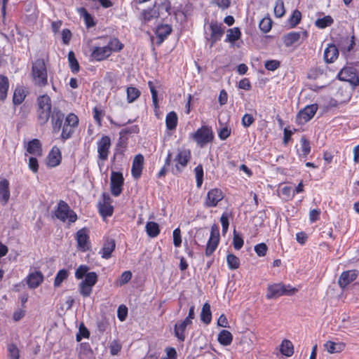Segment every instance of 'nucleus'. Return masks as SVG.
Wrapping results in <instances>:
<instances>
[{
    "instance_id": "f257e3e1",
    "label": "nucleus",
    "mask_w": 359,
    "mask_h": 359,
    "mask_svg": "<svg viewBox=\"0 0 359 359\" xmlns=\"http://www.w3.org/2000/svg\"><path fill=\"white\" fill-rule=\"evenodd\" d=\"M89 267L81 265L75 271V278L78 280L84 279L79 285V290L83 297H89L93 291V286L97 281V275L95 272H89Z\"/></svg>"
},
{
    "instance_id": "f03ea898",
    "label": "nucleus",
    "mask_w": 359,
    "mask_h": 359,
    "mask_svg": "<svg viewBox=\"0 0 359 359\" xmlns=\"http://www.w3.org/2000/svg\"><path fill=\"white\" fill-rule=\"evenodd\" d=\"M123 47V45L118 39L111 38L105 46H93L90 56L95 61H102L108 58L113 52L120 51Z\"/></svg>"
},
{
    "instance_id": "7ed1b4c3",
    "label": "nucleus",
    "mask_w": 359,
    "mask_h": 359,
    "mask_svg": "<svg viewBox=\"0 0 359 359\" xmlns=\"http://www.w3.org/2000/svg\"><path fill=\"white\" fill-rule=\"evenodd\" d=\"M31 76L32 82L36 86L44 87L48 84L47 69L43 59H38L33 62Z\"/></svg>"
},
{
    "instance_id": "20e7f679",
    "label": "nucleus",
    "mask_w": 359,
    "mask_h": 359,
    "mask_svg": "<svg viewBox=\"0 0 359 359\" xmlns=\"http://www.w3.org/2000/svg\"><path fill=\"white\" fill-rule=\"evenodd\" d=\"M37 118L40 125L46 124L50 118L51 113V100L47 95H40L37 98Z\"/></svg>"
},
{
    "instance_id": "39448f33",
    "label": "nucleus",
    "mask_w": 359,
    "mask_h": 359,
    "mask_svg": "<svg viewBox=\"0 0 359 359\" xmlns=\"http://www.w3.org/2000/svg\"><path fill=\"white\" fill-rule=\"evenodd\" d=\"M297 292L298 289L290 285L274 283L268 285L266 297L268 299H276L284 295H293Z\"/></svg>"
},
{
    "instance_id": "423d86ee",
    "label": "nucleus",
    "mask_w": 359,
    "mask_h": 359,
    "mask_svg": "<svg viewBox=\"0 0 359 359\" xmlns=\"http://www.w3.org/2000/svg\"><path fill=\"white\" fill-rule=\"evenodd\" d=\"M55 216L59 220L69 224L74 223L77 219L76 214L70 208L69 205L63 201H60L55 210Z\"/></svg>"
},
{
    "instance_id": "0eeeda50",
    "label": "nucleus",
    "mask_w": 359,
    "mask_h": 359,
    "mask_svg": "<svg viewBox=\"0 0 359 359\" xmlns=\"http://www.w3.org/2000/svg\"><path fill=\"white\" fill-rule=\"evenodd\" d=\"M223 33L222 24L217 22H211L207 27H205V39L210 41V47L221 39Z\"/></svg>"
},
{
    "instance_id": "6e6552de",
    "label": "nucleus",
    "mask_w": 359,
    "mask_h": 359,
    "mask_svg": "<svg viewBox=\"0 0 359 359\" xmlns=\"http://www.w3.org/2000/svg\"><path fill=\"white\" fill-rule=\"evenodd\" d=\"M191 137L201 147H203L212 140L214 135L210 128L208 126H202L194 133L191 134Z\"/></svg>"
},
{
    "instance_id": "1a4fd4ad",
    "label": "nucleus",
    "mask_w": 359,
    "mask_h": 359,
    "mask_svg": "<svg viewBox=\"0 0 359 359\" xmlns=\"http://www.w3.org/2000/svg\"><path fill=\"white\" fill-rule=\"evenodd\" d=\"M317 110L318 105L316 104L306 106L297 114L296 116V123L299 125H304L314 116Z\"/></svg>"
},
{
    "instance_id": "9d476101",
    "label": "nucleus",
    "mask_w": 359,
    "mask_h": 359,
    "mask_svg": "<svg viewBox=\"0 0 359 359\" xmlns=\"http://www.w3.org/2000/svg\"><path fill=\"white\" fill-rule=\"evenodd\" d=\"M110 189L113 196H118L123 189L124 179L122 173L112 172L110 178Z\"/></svg>"
},
{
    "instance_id": "9b49d317",
    "label": "nucleus",
    "mask_w": 359,
    "mask_h": 359,
    "mask_svg": "<svg viewBox=\"0 0 359 359\" xmlns=\"http://www.w3.org/2000/svg\"><path fill=\"white\" fill-rule=\"evenodd\" d=\"M76 240L77 243V248L86 252L90 249V243L89 238V231L86 228L79 230L76 233Z\"/></svg>"
},
{
    "instance_id": "f8f14e48",
    "label": "nucleus",
    "mask_w": 359,
    "mask_h": 359,
    "mask_svg": "<svg viewBox=\"0 0 359 359\" xmlns=\"http://www.w3.org/2000/svg\"><path fill=\"white\" fill-rule=\"evenodd\" d=\"M219 241V230L217 225L211 227L210 236L205 249L206 256L211 255L216 250Z\"/></svg>"
},
{
    "instance_id": "ddd939ff",
    "label": "nucleus",
    "mask_w": 359,
    "mask_h": 359,
    "mask_svg": "<svg viewBox=\"0 0 359 359\" xmlns=\"http://www.w3.org/2000/svg\"><path fill=\"white\" fill-rule=\"evenodd\" d=\"M224 198V194L219 189L210 190L204 201V206L206 208L216 207L219 202Z\"/></svg>"
},
{
    "instance_id": "4468645a",
    "label": "nucleus",
    "mask_w": 359,
    "mask_h": 359,
    "mask_svg": "<svg viewBox=\"0 0 359 359\" xmlns=\"http://www.w3.org/2000/svg\"><path fill=\"white\" fill-rule=\"evenodd\" d=\"M191 158V151L187 149H182L178 150V153L175 158V170L177 172L182 170L187 166L188 162Z\"/></svg>"
},
{
    "instance_id": "2eb2a0df",
    "label": "nucleus",
    "mask_w": 359,
    "mask_h": 359,
    "mask_svg": "<svg viewBox=\"0 0 359 359\" xmlns=\"http://www.w3.org/2000/svg\"><path fill=\"white\" fill-rule=\"evenodd\" d=\"M97 154L99 159L104 161L108 158L111 147V139L104 135L97 142Z\"/></svg>"
},
{
    "instance_id": "dca6fc26",
    "label": "nucleus",
    "mask_w": 359,
    "mask_h": 359,
    "mask_svg": "<svg viewBox=\"0 0 359 359\" xmlns=\"http://www.w3.org/2000/svg\"><path fill=\"white\" fill-rule=\"evenodd\" d=\"M308 37V32L306 31L302 32H291L283 36V43L286 47H290L294 43L302 39L304 41Z\"/></svg>"
},
{
    "instance_id": "f3484780",
    "label": "nucleus",
    "mask_w": 359,
    "mask_h": 359,
    "mask_svg": "<svg viewBox=\"0 0 359 359\" xmlns=\"http://www.w3.org/2000/svg\"><path fill=\"white\" fill-rule=\"evenodd\" d=\"M99 210L103 217H109L113 214L114 208L109 194H102V200L99 202Z\"/></svg>"
},
{
    "instance_id": "a211bd4d",
    "label": "nucleus",
    "mask_w": 359,
    "mask_h": 359,
    "mask_svg": "<svg viewBox=\"0 0 359 359\" xmlns=\"http://www.w3.org/2000/svg\"><path fill=\"white\" fill-rule=\"evenodd\" d=\"M43 281V275L41 271H35L29 273L26 278L28 287L31 289L38 287Z\"/></svg>"
},
{
    "instance_id": "6ab92c4d",
    "label": "nucleus",
    "mask_w": 359,
    "mask_h": 359,
    "mask_svg": "<svg viewBox=\"0 0 359 359\" xmlns=\"http://www.w3.org/2000/svg\"><path fill=\"white\" fill-rule=\"evenodd\" d=\"M10 183L6 179L0 180V203L3 205L7 204L10 199Z\"/></svg>"
},
{
    "instance_id": "aec40b11",
    "label": "nucleus",
    "mask_w": 359,
    "mask_h": 359,
    "mask_svg": "<svg viewBox=\"0 0 359 359\" xmlns=\"http://www.w3.org/2000/svg\"><path fill=\"white\" fill-rule=\"evenodd\" d=\"M345 347L346 344L342 341L329 340L324 344L325 350L330 354L339 353L345 349Z\"/></svg>"
},
{
    "instance_id": "412c9836",
    "label": "nucleus",
    "mask_w": 359,
    "mask_h": 359,
    "mask_svg": "<svg viewBox=\"0 0 359 359\" xmlns=\"http://www.w3.org/2000/svg\"><path fill=\"white\" fill-rule=\"evenodd\" d=\"M338 77L341 81L351 83H355V81H358L355 70L352 67L343 68L338 74Z\"/></svg>"
},
{
    "instance_id": "4be33fe9",
    "label": "nucleus",
    "mask_w": 359,
    "mask_h": 359,
    "mask_svg": "<svg viewBox=\"0 0 359 359\" xmlns=\"http://www.w3.org/2000/svg\"><path fill=\"white\" fill-rule=\"evenodd\" d=\"M144 163V157L141 154L136 155L132 165V175L135 179L141 176Z\"/></svg>"
},
{
    "instance_id": "5701e85b",
    "label": "nucleus",
    "mask_w": 359,
    "mask_h": 359,
    "mask_svg": "<svg viewBox=\"0 0 359 359\" xmlns=\"http://www.w3.org/2000/svg\"><path fill=\"white\" fill-rule=\"evenodd\" d=\"M357 272L355 270H350L343 272L339 279V285L341 287L344 288L351 282L355 280Z\"/></svg>"
},
{
    "instance_id": "b1692460",
    "label": "nucleus",
    "mask_w": 359,
    "mask_h": 359,
    "mask_svg": "<svg viewBox=\"0 0 359 359\" xmlns=\"http://www.w3.org/2000/svg\"><path fill=\"white\" fill-rule=\"evenodd\" d=\"M60 150L58 147H53L48 156L47 164L50 167H55L60 164Z\"/></svg>"
},
{
    "instance_id": "393cba45",
    "label": "nucleus",
    "mask_w": 359,
    "mask_h": 359,
    "mask_svg": "<svg viewBox=\"0 0 359 359\" xmlns=\"http://www.w3.org/2000/svg\"><path fill=\"white\" fill-rule=\"evenodd\" d=\"M172 28L168 25H161L156 27V34L158 38L156 43L161 45L165 39L170 34Z\"/></svg>"
},
{
    "instance_id": "a878e982",
    "label": "nucleus",
    "mask_w": 359,
    "mask_h": 359,
    "mask_svg": "<svg viewBox=\"0 0 359 359\" xmlns=\"http://www.w3.org/2000/svg\"><path fill=\"white\" fill-rule=\"evenodd\" d=\"M26 149L29 154L34 156H41L42 155L41 144L37 139L29 141L27 144Z\"/></svg>"
},
{
    "instance_id": "bb28decb",
    "label": "nucleus",
    "mask_w": 359,
    "mask_h": 359,
    "mask_svg": "<svg viewBox=\"0 0 359 359\" xmlns=\"http://www.w3.org/2000/svg\"><path fill=\"white\" fill-rule=\"evenodd\" d=\"M339 55L337 48L333 44H329L324 50V59L327 63L333 62Z\"/></svg>"
},
{
    "instance_id": "cd10ccee",
    "label": "nucleus",
    "mask_w": 359,
    "mask_h": 359,
    "mask_svg": "<svg viewBox=\"0 0 359 359\" xmlns=\"http://www.w3.org/2000/svg\"><path fill=\"white\" fill-rule=\"evenodd\" d=\"M115 249V242L114 240L107 241L102 248L100 251V254L104 259H109L111 257V252Z\"/></svg>"
},
{
    "instance_id": "c85d7f7f",
    "label": "nucleus",
    "mask_w": 359,
    "mask_h": 359,
    "mask_svg": "<svg viewBox=\"0 0 359 359\" xmlns=\"http://www.w3.org/2000/svg\"><path fill=\"white\" fill-rule=\"evenodd\" d=\"M217 340L220 344L223 346H229L233 341V335L229 331L222 330L218 334Z\"/></svg>"
},
{
    "instance_id": "c756f323",
    "label": "nucleus",
    "mask_w": 359,
    "mask_h": 359,
    "mask_svg": "<svg viewBox=\"0 0 359 359\" xmlns=\"http://www.w3.org/2000/svg\"><path fill=\"white\" fill-rule=\"evenodd\" d=\"M241 32L238 27H233L227 30L225 41L231 43V46L234 42L240 39Z\"/></svg>"
},
{
    "instance_id": "7c9ffc66",
    "label": "nucleus",
    "mask_w": 359,
    "mask_h": 359,
    "mask_svg": "<svg viewBox=\"0 0 359 359\" xmlns=\"http://www.w3.org/2000/svg\"><path fill=\"white\" fill-rule=\"evenodd\" d=\"M280 351L283 355L287 357L292 355L294 353V346L292 343L288 339L283 340L280 344Z\"/></svg>"
},
{
    "instance_id": "2f4dec72",
    "label": "nucleus",
    "mask_w": 359,
    "mask_h": 359,
    "mask_svg": "<svg viewBox=\"0 0 359 359\" xmlns=\"http://www.w3.org/2000/svg\"><path fill=\"white\" fill-rule=\"evenodd\" d=\"M9 88L8 79L6 76L0 75V100L4 101L7 97Z\"/></svg>"
},
{
    "instance_id": "473e14b6",
    "label": "nucleus",
    "mask_w": 359,
    "mask_h": 359,
    "mask_svg": "<svg viewBox=\"0 0 359 359\" xmlns=\"http://www.w3.org/2000/svg\"><path fill=\"white\" fill-rule=\"evenodd\" d=\"M146 232L151 238L156 237L160 233L159 226L154 222H149L146 224Z\"/></svg>"
},
{
    "instance_id": "72a5a7b5",
    "label": "nucleus",
    "mask_w": 359,
    "mask_h": 359,
    "mask_svg": "<svg viewBox=\"0 0 359 359\" xmlns=\"http://www.w3.org/2000/svg\"><path fill=\"white\" fill-rule=\"evenodd\" d=\"M64 115L60 112H57L52 116V126L54 133H58L61 128Z\"/></svg>"
},
{
    "instance_id": "f704fd0d",
    "label": "nucleus",
    "mask_w": 359,
    "mask_h": 359,
    "mask_svg": "<svg viewBox=\"0 0 359 359\" xmlns=\"http://www.w3.org/2000/svg\"><path fill=\"white\" fill-rule=\"evenodd\" d=\"M127 101L128 103H133L139 98L141 95L140 91L135 87L130 86L126 89Z\"/></svg>"
},
{
    "instance_id": "c9c22d12",
    "label": "nucleus",
    "mask_w": 359,
    "mask_h": 359,
    "mask_svg": "<svg viewBox=\"0 0 359 359\" xmlns=\"http://www.w3.org/2000/svg\"><path fill=\"white\" fill-rule=\"evenodd\" d=\"M201 319L205 324H209L211 321L212 313L210 311V306L208 303H205L203 306L201 313Z\"/></svg>"
},
{
    "instance_id": "e433bc0d",
    "label": "nucleus",
    "mask_w": 359,
    "mask_h": 359,
    "mask_svg": "<svg viewBox=\"0 0 359 359\" xmlns=\"http://www.w3.org/2000/svg\"><path fill=\"white\" fill-rule=\"evenodd\" d=\"M166 127L169 130H173L177 124V116L175 112L170 111L165 118Z\"/></svg>"
},
{
    "instance_id": "4c0bfd02",
    "label": "nucleus",
    "mask_w": 359,
    "mask_h": 359,
    "mask_svg": "<svg viewBox=\"0 0 359 359\" xmlns=\"http://www.w3.org/2000/svg\"><path fill=\"white\" fill-rule=\"evenodd\" d=\"M79 15L83 18L87 27H91L95 25L93 17L87 12L84 8H79L77 9Z\"/></svg>"
},
{
    "instance_id": "58836bf2",
    "label": "nucleus",
    "mask_w": 359,
    "mask_h": 359,
    "mask_svg": "<svg viewBox=\"0 0 359 359\" xmlns=\"http://www.w3.org/2000/svg\"><path fill=\"white\" fill-rule=\"evenodd\" d=\"M186 326L182 323H176L174 328L175 335L180 340L183 341L185 339L184 332Z\"/></svg>"
},
{
    "instance_id": "ea45409f",
    "label": "nucleus",
    "mask_w": 359,
    "mask_h": 359,
    "mask_svg": "<svg viewBox=\"0 0 359 359\" xmlns=\"http://www.w3.org/2000/svg\"><path fill=\"white\" fill-rule=\"evenodd\" d=\"M69 276V272L66 269L60 270L55 278L54 286L58 287L61 285L62 283L66 280Z\"/></svg>"
},
{
    "instance_id": "a19ab883",
    "label": "nucleus",
    "mask_w": 359,
    "mask_h": 359,
    "mask_svg": "<svg viewBox=\"0 0 359 359\" xmlns=\"http://www.w3.org/2000/svg\"><path fill=\"white\" fill-rule=\"evenodd\" d=\"M25 98V90L21 87L17 88L15 90L14 93H13V103L15 104H20L23 102Z\"/></svg>"
},
{
    "instance_id": "79ce46f5",
    "label": "nucleus",
    "mask_w": 359,
    "mask_h": 359,
    "mask_svg": "<svg viewBox=\"0 0 359 359\" xmlns=\"http://www.w3.org/2000/svg\"><path fill=\"white\" fill-rule=\"evenodd\" d=\"M142 19L145 22L151 21L154 18H156L158 17L157 13V11L156 9V6L153 8H150L148 10H145L142 12Z\"/></svg>"
},
{
    "instance_id": "37998d69",
    "label": "nucleus",
    "mask_w": 359,
    "mask_h": 359,
    "mask_svg": "<svg viewBox=\"0 0 359 359\" xmlns=\"http://www.w3.org/2000/svg\"><path fill=\"white\" fill-rule=\"evenodd\" d=\"M228 266L231 270L237 269L240 266V259L233 254H229L226 257Z\"/></svg>"
},
{
    "instance_id": "c03bdc74",
    "label": "nucleus",
    "mask_w": 359,
    "mask_h": 359,
    "mask_svg": "<svg viewBox=\"0 0 359 359\" xmlns=\"http://www.w3.org/2000/svg\"><path fill=\"white\" fill-rule=\"evenodd\" d=\"M170 3L168 1H164L157 7L156 6L158 17L164 15L165 13L170 14Z\"/></svg>"
},
{
    "instance_id": "a18cd8bd",
    "label": "nucleus",
    "mask_w": 359,
    "mask_h": 359,
    "mask_svg": "<svg viewBox=\"0 0 359 359\" xmlns=\"http://www.w3.org/2000/svg\"><path fill=\"white\" fill-rule=\"evenodd\" d=\"M332 23L333 19L330 15H327L323 17V18L318 19L316 21L315 25L318 28L323 29L330 26Z\"/></svg>"
},
{
    "instance_id": "49530a36",
    "label": "nucleus",
    "mask_w": 359,
    "mask_h": 359,
    "mask_svg": "<svg viewBox=\"0 0 359 359\" xmlns=\"http://www.w3.org/2000/svg\"><path fill=\"white\" fill-rule=\"evenodd\" d=\"M68 60L72 71L74 73L77 72L79 69V65L72 51H70L68 54Z\"/></svg>"
},
{
    "instance_id": "de8ad7c7",
    "label": "nucleus",
    "mask_w": 359,
    "mask_h": 359,
    "mask_svg": "<svg viewBox=\"0 0 359 359\" xmlns=\"http://www.w3.org/2000/svg\"><path fill=\"white\" fill-rule=\"evenodd\" d=\"M230 216H231V214L229 212H225L222 215V216L220 217V222H221L222 226L223 234H225L228 231L229 225V219Z\"/></svg>"
},
{
    "instance_id": "09e8293b",
    "label": "nucleus",
    "mask_w": 359,
    "mask_h": 359,
    "mask_svg": "<svg viewBox=\"0 0 359 359\" xmlns=\"http://www.w3.org/2000/svg\"><path fill=\"white\" fill-rule=\"evenodd\" d=\"M301 144V155L304 156H306L311 151V146L309 142L306 139V137H302L300 140Z\"/></svg>"
},
{
    "instance_id": "8fccbe9b",
    "label": "nucleus",
    "mask_w": 359,
    "mask_h": 359,
    "mask_svg": "<svg viewBox=\"0 0 359 359\" xmlns=\"http://www.w3.org/2000/svg\"><path fill=\"white\" fill-rule=\"evenodd\" d=\"M196 179V185L198 187H201L203 183V169L201 165H197L194 169Z\"/></svg>"
},
{
    "instance_id": "3c124183",
    "label": "nucleus",
    "mask_w": 359,
    "mask_h": 359,
    "mask_svg": "<svg viewBox=\"0 0 359 359\" xmlns=\"http://www.w3.org/2000/svg\"><path fill=\"white\" fill-rule=\"evenodd\" d=\"M243 239L236 230L233 231V245L236 250H240L243 245Z\"/></svg>"
},
{
    "instance_id": "603ef678",
    "label": "nucleus",
    "mask_w": 359,
    "mask_h": 359,
    "mask_svg": "<svg viewBox=\"0 0 359 359\" xmlns=\"http://www.w3.org/2000/svg\"><path fill=\"white\" fill-rule=\"evenodd\" d=\"M173 245L175 248H179L182 245V235L180 228L175 229L172 232Z\"/></svg>"
},
{
    "instance_id": "864d4df0",
    "label": "nucleus",
    "mask_w": 359,
    "mask_h": 359,
    "mask_svg": "<svg viewBox=\"0 0 359 359\" xmlns=\"http://www.w3.org/2000/svg\"><path fill=\"white\" fill-rule=\"evenodd\" d=\"M79 123L78 117L74 114H69L65 118V124L74 128L77 127Z\"/></svg>"
},
{
    "instance_id": "5fc2aeb1",
    "label": "nucleus",
    "mask_w": 359,
    "mask_h": 359,
    "mask_svg": "<svg viewBox=\"0 0 359 359\" xmlns=\"http://www.w3.org/2000/svg\"><path fill=\"white\" fill-rule=\"evenodd\" d=\"M275 15L280 18L285 14L284 4L282 0H277L274 7Z\"/></svg>"
},
{
    "instance_id": "6e6d98bb",
    "label": "nucleus",
    "mask_w": 359,
    "mask_h": 359,
    "mask_svg": "<svg viewBox=\"0 0 359 359\" xmlns=\"http://www.w3.org/2000/svg\"><path fill=\"white\" fill-rule=\"evenodd\" d=\"M74 130V128L69 126L66 124H64L62 133H61V137L63 140H66L71 137L72 135L73 134Z\"/></svg>"
},
{
    "instance_id": "4d7b16f0",
    "label": "nucleus",
    "mask_w": 359,
    "mask_h": 359,
    "mask_svg": "<svg viewBox=\"0 0 359 359\" xmlns=\"http://www.w3.org/2000/svg\"><path fill=\"white\" fill-rule=\"evenodd\" d=\"M259 28L265 33L269 32L271 29V21L270 18H263L259 22Z\"/></svg>"
},
{
    "instance_id": "13d9d810",
    "label": "nucleus",
    "mask_w": 359,
    "mask_h": 359,
    "mask_svg": "<svg viewBox=\"0 0 359 359\" xmlns=\"http://www.w3.org/2000/svg\"><path fill=\"white\" fill-rule=\"evenodd\" d=\"M302 19V14L300 11L295 10L293 11L290 18V22L292 27H295L297 25H298Z\"/></svg>"
},
{
    "instance_id": "bf43d9fd",
    "label": "nucleus",
    "mask_w": 359,
    "mask_h": 359,
    "mask_svg": "<svg viewBox=\"0 0 359 359\" xmlns=\"http://www.w3.org/2000/svg\"><path fill=\"white\" fill-rule=\"evenodd\" d=\"M132 278V273L129 271H124L120 278L117 280V284L118 285H123L126 284Z\"/></svg>"
},
{
    "instance_id": "052dcab7",
    "label": "nucleus",
    "mask_w": 359,
    "mask_h": 359,
    "mask_svg": "<svg viewBox=\"0 0 359 359\" xmlns=\"http://www.w3.org/2000/svg\"><path fill=\"white\" fill-rule=\"evenodd\" d=\"M268 248L264 243L257 244L255 246V251L259 257H263L266 254Z\"/></svg>"
},
{
    "instance_id": "680f3d73",
    "label": "nucleus",
    "mask_w": 359,
    "mask_h": 359,
    "mask_svg": "<svg viewBox=\"0 0 359 359\" xmlns=\"http://www.w3.org/2000/svg\"><path fill=\"white\" fill-rule=\"evenodd\" d=\"M128 314V309L124 305L118 306L117 310V316L121 321H124Z\"/></svg>"
},
{
    "instance_id": "e2e57ef3",
    "label": "nucleus",
    "mask_w": 359,
    "mask_h": 359,
    "mask_svg": "<svg viewBox=\"0 0 359 359\" xmlns=\"http://www.w3.org/2000/svg\"><path fill=\"white\" fill-rule=\"evenodd\" d=\"M89 337V332L87 328L83 325V324H81L79 327V333L76 335V340L78 341H81L82 338H88Z\"/></svg>"
},
{
    "instance_id": "0e129e2a",
    "label": "nucleus",
    "mask_w": 359,
    "mask_h": 359,
    "mask_svg": "<svg viewBox=\"0 0 359 359\" xmlns=\"http://www.w3.org/2000/svg\"><path fill=\"white\" fill-rule=\"evenodd\" d=\"M11 359H19V351L14 344H10L8 348Z\"/></svg>"
},
{
    "instance_id": "69168bd1",
    "label": "nucleus",
    "mask_w": 359,
    "mask_h": 359,
    "mask_svg": "<svg viewBox=\"0 0 359 359\" xmlns=\"http://www.w3.org/2000/svg\"><path fill=\"white\" fill-rule=\"evenodd\" d=\"M36 156L35 157H30L29 158V163H28V166H29V168L34 173L37 172H38V170H39V164H38V161L36 158Z\"/></svg>"
},
{
    "instance_id": "338daca9",
    "label": "nucleus",
    "mask_w": 359,
    "mask_h": 359,
    "mask_svg": "<svg viewBox=\"0 0 359 359\" xmlns=\"http://www.w3.org/2000/svg\"><path fill=\"white\" fill-rule=\"evenodd\" d=\"M281 192L287 200L292 199L294 196V192L291 187H284L282 189Z\"/></svg>"
},
{
    "instance_id": "774afa93",
    "label": "nucleus",
    "mask_w": 359,
    "mask_h": 359,
    "mask_svg": "<svg viewBox=\"0 0 359 359\" xmlns=\"http://www.w3.org/2000/svg\"><path fill=\"white\" fill-rule=\"evenodd\" d=\"M166 356L161 359H177V352L174 348L168 347L165 348Z\"/></svg>"
}]
</instances>
